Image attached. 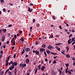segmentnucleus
I'll use <instances>...</instances> for the list:
<instances>
[{"mask_svg": "<svg viewBox=\"0 0 75 75\" xmlns=\"http://www.w3.org/2000/svg\"><path fill=\"white\" fill-rule=\"evenodd\" d=\"M50 37L51 38H53V37L54 36H53V35H50Z\"/></svg>", "mask_w": 75, "mask_h": 75, "instance_id": "obj_49", "label": "nucleus"}, {"mask_svg": "<svg viewBox=\"0 0 75 75\" xmlns=\"http://www.w3.org/2000/svg\"><path fill=\"white\" fill-rule=\"evenodd\" d=\"M38 70V69L36 68V70H35V74L37 73V70Z\"/></svg>", "mask_w": 75, "mask_h": 75, "instance_id": "obj_24", "label": "nucleus"}, {"mask_svg": "<svg viewBox=\"0 0 75 75\" xmlns=\"http://www.w3.org/2000/svg\"><path fill=\"white\" fill-rule=\"evenodd\" d=\"M26 65H27L26 64H23V68H24V67H26Z\"/></svg>", "mask_w": 75, "mask_h": 75, "instance_id": "obj_23", "label": "nucleus"}, {"mask_svg": "<svg viewBox=\"0 0 75 75\" xmlns=\"http://www.w3.org/2000/svg\"><path fill=\"white\" fill-rule=\"evenodd\" d=\"M3 54V51L1 50V54Z\"/></svg>", "mask_w": 75, "mask_h": 75, "instance_id": "obj_38", "label": "nucleus"}, {"mask_svg": "<svg viewBox=\"0 0 75 75\" xmlns=\"http://www.w3.org/2000/svg\"><path fill=\"white\" fill-rule=\"evenodd\" d=\"M73 65H74V66H75V62L73 63Z\"/></svg>", "mask_w": 75, "mask_h": 75, "instance_id": "obj_62", "label": "nucleus"}, {"mask_svg": "<svg viewBox=\"0 0 75 75\" xmlns=\"http://www.w3.org/2000/svg\"><path fill=\"white\" fill-rule=\"evenodd\" d=\"M0 1L1 3H4V0H1Z\"/></svg>", "mask_w": 75, "mask_h": 75, "instance_id": "obj_25", "label": "nucleus"}, {"mask_svg": "<svg viewBox=\"0 0 75 75\" xmlns=\"http://www.w3.org/2000/svg\"><path fill=\"white\" fill-rule=\"evenodd\" d=\"M6 11V10H5V8L3 9V11L4 12H5Z\"/></svg>", "mask_w": 75, "mask_h": 75, "instance_id": "obj_37", "label": "nucleus"}, {"mask_svg": "<svg viewBox=\"0 0 75 75\" xmlns=\"http://www.w3.org/2000/svg\"><path fill=\"white\" fill-rule=\"evenodd\" d=\"M42 47H43V48H45V45L43 44L42 46Z\"/></svg>", "mask_w": 75, "mask_h": 75, "instance_id": "obj_21", "label": "nucleus"}, {"mask_svg": "<svg viewBox=\"0 0 75 75\" xmlns=\"http://www.w3.org/2000/svg\"><path fill=\"white\" fill-rule=\"evenodd\" d=\"M72 60H73V61H75V57H73V58H72Z\"/></svg>", "mask_w": 75, "mask_h": 75, "instance_id": "obj_54", "label": "nucleus"}, {"mask_svg": "<svg viewBox=\"0 0 75 75\" xmlns=\"http://www.w3.org/2000/svg\"><path fill=\"white\" fill-rule=\"evenodd\" d=\"M46 51H47V53L48 54H50V51L48 50H47Z\"/></svg>", "mask_w": 75, "mask_h": 75, "instance_id": "obj_19", "label": "nucleus"}, {"mask_svg": "<svg viewBox=\"0 0 75 75\" xmlns=\"http://www.w3.org/2000/svg\"><path fill=\"white\" fill-rule=\"evenodd\" d=\"M4 74V72L3 71H2L1 73V75H3Z\"/></svg>", "mask_w": 75, "mask_h": 75, "instance_id": "obj_26", "label": "nucleus"}, {"mask_svg": "<svg viewBox=\"0 0 75 75\" xmlns=\"http://www.w3.org/2000/svg\"><path fill=\"white\" fill-rule=\"evenodd\" d=\"M71 39H70L68 40V42L69 44H70V42H71Z\"/></svg>", "mask_w": 75, "mask_h": 75, "instance_id": "obj_10", "label": "nucleus"}, {"mask_svg": "<svg viewBox=\"0 0 75 75\" xmlns=\"http://www.w3.org/2000/svg\"><path fill=\"white\" fill-rule=\"evenodd\" d=\"M45 68V67L44 66H43L41 68V70L42 71H44V69Z\"/></svg>", "mask_w": 75, "mask_h": 75, "instance_id": "obj_6", "label": "nucleus"}, {"mask_svg": "<svg viewBox=\"0 0 75 75\" xmlns=\"http://www.w3.org/2000/svg\"><path fill=\"white\" fill-rule=\"evenodd\" d=\"M72 33H74L75 32V30H72Z\"/></svg>", "mask_w": 75, "mask_h": 75, "instance_id": "obj_61", "label": "nucleus"}, {"mask_svg": "<svg viewBox=\"0 0 75 75\" xmlns=\"http://www.w3.org/2000/svg\"><path fill=\"white\" fill-rule=\"evenodd\" d=\"M25 51L26 52H29L30 51V48H27L25 49Z\"/></svg>", "mask_w": 75, "mask_h": 75, "instance_id": "obj_3", "label": "nucleus"}, {"mask_svg": "<svg viewBox=\"0 0 75 75\" xmlns=\"http://www.w3.org/2000/svg\"><path fill=\"white\" fill-rule=\"evenodd\" d=\"M59 75H61V74L62 73V71L61 70H59Z\"/></svg>", "mask_w": 75, "mask_h": 75, "instance_id": "obj_18", "label": "nucleus"}, {"mask_svg": "<svg viewBox=\"0 0 75 75\" xmlns=\"http://www.w3.org/2000/svg\"><path fill=\"white\" fill-rule=\"evenodd\" d=\"M35 44L36 45H38V42H37V41H36L35 42Z\"/></svg>", "mask_w": 75, "mask_h": 75, "instance_id": "obj_39", "label": "nucleus"}, {"mask_svg": "<svg viewBox=\"0 0 75 75\" xmlns=\"http://www.w3.org/2000/svg\"><path fill=\"white\" fill-rule=\"evenodd\" d=\"M5 40V35H3L1 38L2 41H4Z\"/></svg>", "mask_w": 75, "mask_h": 75, "instance_id": "obj_2", "label": "nucleus"}, {"mask_svg": "<svg viewBox=\"0 0 75 75\" xmlns=\"http://www.w3.org/2000/svg\"><path fill=\"white\" fill-rule=\"evenodd\" d=\"M8 65V62L7 63H6V67H7V65Z\"/></svg>", "mask_w": 75, "mask_h": 75, "instance_id": "obj_33", "label": "nucleus"}, {"mask_svg": "<svg viewBox=\"0 0 75 75\" xmlns=\"http://www.w3.org/2000/svg\"><path fill=\"white\" fill-rule=\"evenodd\" d=\"M53 64H56V61H54L53 62Z\"/></svg>", "mask_w": 75, "mask_h": 75, "instance_id": "obj_53", "label": "nucleus"}, {"mask_svg": "<svg viewBox=\"0 0 75 75\" xmlns=\"http://www.w3.org/2000/svg\"><path fill=\"white\" fill-rule=\"evenodd\" d=\"M37 55H39V52L37 50L36 51L35 53Z\"/></svg>", "mask_w": 75, "mask_h": 75, "instance_id": "obj_17", "label": "nucleus"}, {"mask_svg": "<svg viewBox=\"0 0 75 75\" xmlns=\"http://www.w3.org/2000/svg\"><path fill=\"white\" fill-rule=\"evenodd\" d=\"M32 28H33L32 27H31L30 28V32H31V30H32Z\"/></svg>", "mask_w": 75, "mask_h": 75, "instance_id": "obj_40", "label": "nucleus"}, {"mask_svg": "<svg viewBox=\"0 0 75 75\" xmlns=\"http://www.w3.org/2000/svg\"><path fill=\"white\" fill-rule=\"evenodd\" d=\"M36 51L35 50H33V53H35Z\"/></svg>", "mask_w": 75, "mask_h": 75, "instance_id": "obj_58", "label": "nucleus"}, {"mask_svg": "<svg viewBox=\"0 0 75 75\" xmlns=\"http://www.w3.org/2000/svg\"><path fill=\"white\" fill-rule=\"evenodd\" d=\"M23 51L22 52L21 54H23L24 53V52H25V50L23 49Z\"/></svg>", "mask_w": 75, "mask_h": 75, "instance_id": "obj_20", "label": "nucleus"}, {"mask_svg": "<svg viewBox=\"0 0 75 75\" xmlns=\"http://www.w3.org/2000/svg\"><path fill=\"white\" fill-rule=\"evenodd\" d=\"M66 57L67 58H70V55H69L68 54L66 55Z\"/></svg>", "mask_w": 75, "mask_h": 75, "instance_id": "obj_14", "label": "nucleus"}, {"mask_svg": "<svg viewBox=\"0 0 75 75\" xmlns=\"http://www.w3.org/2000/svg\"><path fill=\"white\" fill-rule=\"evenodd\" d=\"M38 68L39 70H40V69H41V64L39 65L38 66Z\"/></svg>", "mask_w": 75, "mask_h": 75, "instance_id": "obj_15", "label": "nucleus"}, {"mask_svg": "<svg viewBox=\"0 0 75 75\" xmlns=\"http://www.w3.org/2000/svg\"><path fill=\"white\" fill-rule=\"evenodd\" d=\"M2 32V30L1 29L0 30V34H1V33Z\"/></svg>", "mask_w": 75, "mask_h": 75, "instance_id": "obj_50", "label": "nucleus"}, {"mask_svg": "<svg viewBox=\"0 0 75 75\" xmlns=\"http://www.w3.org/2000/svg\"><path fill=\"white\" fill-rule=\"evenodd\" d=\"M9 4H10V6H13V4H12L9 3Z\"/></svg>", "mask_w": 75, "mask_h": 75, "instance_id": "obj_47", "label": "nucleus"}, {"mask_svg": "<svg viewBox=\"0 0 75 75\" xmlns=\"http://www.w3.org/2000/svg\"><path fill=\"white\" fill-rule=\"evenodd\" d=\"M59 28L60 29H61V30H62V28L61 27V25H60L59 26Z\"/></svg>", "mask_w": 75, "mask_h": 75, "instance_id": "obj_41", "label": "nucleus"}, {"mask_svg": "<svg viewBox=\"0 0 75 75\" xmlns=\"http://www.w3.org/2000/svg\"><path fill=\"white\" fill-rule=\"evenodd\" d=\"M61 43H57L55 44L56 45H61Z\"/></svg>", "mask_w": 75, "mask_h": 75, "instance_id": "obj_22", "label": "nucleus"}, {"mask_svg": "<svg viewBox=\"0 0 75 75\" xmlns=\"http://www.w3.org/2000/svg\"><path fill=\"white\" fill-rule=\"evenodd\" d=\"M3 31L4 33H6L7 31V30L6 29H4L2 30Z\"/></svg>", "mask_w": 75, "mask_h": 75, "instance_id": "obj_13", "label": "nucleus"}, {"mask_svg": "<svg viewBox=\"0 0 75 75\" xmlns=\"http://www.w3.org/2000/svg\"><path fill=\"white\" fill-rule=\"evenodd\" d=\"M29 62H30V60L28 59H26L25 62L26 64H28V63H29Z\"/></svg>", "mask_w": 75, "mask_h": 75, "instance_id": "obj_5", "label": "nucleus"}, {"mask_svg": "<svg viewBox=\"0 0 75 75\" xmlns=\"http://www.w3.org/2000/svg\"><path fill=\"white\" fill-rule=\"evenodd\" d=\"M30 5H31V6H33V4L32 3H30Z\"/></svg>", "mask_w": 75, "mask_h": 75, "instance_id": "obj_63", "label": "nucleus"}, {"mask_svg": "<svg viewBox=\"0 0 75 75\" xmlns=\"http://www.w3.org/2000/svg\"><path fill=\"white\" fill-rule=\"evenodd\" d=\"M75 43V41H74V42H73V43H72V45H74V43Z\"/></svg>", "mask_w": 75, "mask_h": 75, "instance_id": "obj_64", "label": "nucleus"}, {"mask_svg": "<svg viewBox=\"0 0 75 75\" xmlns=\"http://www.w3.org/2000/svg\"><path fill=\"white\" fill-rule=\"evenodd\" d=\"M66 67H69V64H66Z\"/></svg>", "mask_w": 75, "mask_h": 75, "instance_id": "obj_27", "label": "nucleus"}, {"mask_svg": "<svg viewBox=\"0 0 75 75\" xmlns=\"http://www.w3.org/2000/svg\"><path fill=\"white\" fill-rule=\"evenodd\" d=\"M32 9H30V7H29L28 8V11H30V12H31L32 11Z\"/></svg>", "mask_w": 75, "mask_h": 75, "instance_id": "obj_11", "label": "nucleus"}, {"mask_svg": "<svg viewBox=\"0 0 75 75\" xmlns=\"http://www.w3.org/2000/svg\"><path fill=\"white\" fill-rule=\"evenodd\" d=\"M68 67H67V68L66 69L65 71H68Z\"/></svg>", "mask_w": 75, "mask_h": 75, "instance_id": "obj_55", "label": "nucleus"}, {"mask_svg": "<svg viewBox=\"0 0 75 75\" xmlns=\"http://www.w3.org/2000/svg\"><path fill=\"white\" fill-rule=\"evenodd\" d=\"M45 51V49H40V52H42L43 51Z\"/></svg>", "mask_w": 75, "mask_h": 75, "instance_id": "obj_9", "label": "nucleus"}, {"mask_svg": "<svg viewBox=\"0 0 75 75\" xmlns=\"http://www.w3.org/2000/svg\"><path fill=\"white\" fill-rule=\"evenodd\" d=\"M4 48H6V45H4L3 46Z\"/></svg>", "mask_w": 75, "mask_h": 75, "instance_id": "obj_52", "label": "nucleus"}, {"mask_svg": "<svg viewBox=\"0 0 75 75\" xmlns=\"http://www.w3.org/2000/svg\"><path fill=\"white\" fill-rule=\"evenodd\" d=\"M68 72L69 74L71 75V71H68Z\"/></svg>", "mask_w": 75, "mask_h": 75, "instance_id": "obj_29", "label": "nucleus"}, {"mask_svg": "<svg viewBox=\"0 0 75 75\" xmlns=\"http://www.w3.org/2000/svg\"><path fill=\"white\" fill-rule=\"evenodd\" d=\"M72 36V34H70L69 36V38H70Z\"/></svg>", "mask_w": 75, "mask_h": 75, "instance_id": "obj_31", "label": "nucleus"}, {"mask_svg": "<svg viewBox=\"0 0 75 75\" xmlns=\"http://www.w3.org/2000/svg\"><path fill=\"white\" fill-rule=\"evenodd\" d=\"M16 54H14V56H13L14 59L16 58Z\"/></svg>", "mask_w": 75, "mask_h": 75, "instance_id": "obj_45", "label": "nucleus"}, {"mask_svg": "<svg viewBox=\"0 0 75 75\" xmlns=\"http://www.w3.org/2000/svg\"><path fill=\"white\" fill-rule=\"evenodd\" d=\"M8 27H12V25L11 24H10L8 25Z\"/></svg>", "mask_w": 75, "mask_h": 75, "instance_id": "obj_34", "label": "nucleus"}, {"mask_svg": "<svg viewBox=\"0 0 75 75\" xmlns=\"http://www.w3.org/2000/svg\"><path fill=\"white\" fill-rule=\"evenodd\" d=\"M36 25L37 27H40V24L38 23L36 24Z\"/></svg>", "mask_w": 75, "mask_h": 75, "instance_id": "obj_36", "label": "nucleus"}, {"mask_svg": "<svg viewBox=\"0 0 75 75\" xmlns=\"http://www.w3.org/2000/svg\"><path fill=\"white\" fill-rule=\"evenodd\" d=\"M72 41H74L75 40H74V38H72Z\"/></svg>", "mask_w": 75, "mask_h": 75, "instance_id": "obj_57", "label": "nucleus"}, {"mask_svg": "<svg viewBox=\"0 0 75 75\" xmlns=\"http://www.w3.org/2000/svg\"><path fill=\"white\" fill-rule=\"evenodd\" d=\"M13 45H14H14H15V43L14 42H13Z\"/></svg>", "mask_w": 75, "mask_h": 75, "instance_id": "obj_51", "label": "nucleus"}, {"mask_svg": "<svg viewBox=\"0 0 75 75\" xmlns=\"http://www.w3.org/2000/svg\"><path fill=\"white\" fill-rule=\"evenodd\" d=\"M20 40L22 41H24V39H23V38H21V39H20Z\"/></svg>", "mask_w": 75, "mask_h": 75, "instance_id": "obj_35", "label": "nucleus"}, {"mask_svg": "<svg viewBox=\"0 0 75 75\" xmlns=\"http://www.w3.org/2000/svg\"><path fill=\"white\" fill-rule=\"evenodd\" d=\"M9 59H10V57H8L7 58V59H6V62L7 63V62H8V61H9Z\"/></svg>", "mask_w": 75, "mask_h": 75, "instance_id": "obj_8", "label": "nucleus"}, {"mask_svg": "<svg viewBox=\"0 0 75 75\" xmlns=\"http://www.w3.org/2000/svg\"><path fill=\"white\" fill-rule=\"evenodd\" d=\"M51 54H52V55H57V54L55 53H54L53 52H51Z\"/></svg>", "mask_w": 75, "mask_h": 75, "instance_id": "obj_16", "label": "nucleus"}, {"mask_svg": "<svg viewBox=\"0 0 75 75\" xmlns=\"http://www.w3.org/2000/svg\"><path fill=\"white\" fill-rule=\"evenodd\" d=\"M45 61H48V59L47 58L45 59Z\"/></svg>", "mask_w": 75, "mask_h": 75, "instance_id": "obj_56", "label": "nucleus"}, {"mask_svg": "<svg viewBox=\"0 0 75 75\" xmlns=\"http://www.w3.org/2000/svg\"><path fill=\"white\" fill-rule=\"evenodd\" d=\"M35 21V19H33V23H34Z\"/></svg>", "mask_w": 75, "mask_h": 75, "instance_id": "obj_59", "label": "nucleus"}, {"mask_svg": "<svg viewBox=\"0 0 75 75\" xmlns=\"http://www.w3.org/2000/svg\"><path fill=\"white\" fill-rule=\"evenodd\" d=\"M17 71H14V74H17Z\"/></svg>", "mask_w": 75, "mask_h": 75, "instance_id": "obj_44", "label": "nucleus"}, {"mask_svg": "<svg viewBox=\"0 0 75 75\" xmlns=\"http://www.w3.org/2000/svg\"><path fill=\"white\" fill-rule=\"evenodd\" d=\"M52 18H53V19H54V20H55V17H54V16H52Z\"/></svg>", "mask_w": 75, "mask_h": 75, "instance_id": "obj_43", "label": "nucleus"}, {"mask_svg": "<svg viewBox=\"0 0 75 75\" xmlns=\"http://www.w3.org/2000/svg\"><path fill=\"white\" fill-rule=\"evenodd\" d=\"M61 52H62V54H63V55H65V52H64V51Z\"/></svg>", "mask_w": 75, "mask_h": 75, "instance_id": "obj_30", "label": "nucleus"}, {"mask_svg": "<svg viewBox=\"0 0 75 75\" xmlns=\"http://www.w3.org/2000/svg\"><path fill=\"white\" fill-rule=\"evenodd\" d=\"M62 75H64V73L63 72V71L62 72Z\"/></svg>", "mask_w": 75, "mask_h": 75, "instance_id": "obj_60", "label": "nucleus"}, {"mask_svg": "<svg viewBox=\"0 0 75 75\" xmlns=\"http://www.w3.org/2000/svg\"><path fill=\"white\" fill-rule=\"evenodd\" d=\"M44 54H45V57H47V54H46V52H44Z\"/></svg>", "mask_w": 75, "mask_h": 75, "instance_id": "obj_32", "label": "nucleus"}, {"mask_svg": "<svg viewBox=\"0 0 75 75\" xmlns=\"http://www.w3.org/2000/svg\"><path fill=\"white\" fill-rule=\"evenodd\" d=\"M60 50H61V49H60V48H58V51H60Z\"/></svg>", "mask_w": 75, "mask_h": 75, "instance_id": "obj_46", "label": "nucleus"}, {"mask_svg": "<svg viewBox=\"0 0 75 75\" xmlns=\"http://www.w3.org/2000/svg\"><path fill=\"white\" fill-rule=\"evenodd\" d=\"M20 68H23V64H20Z\"/></svg>", "mask_w": 75, "mask_h": 75, "instance_id": "obj_12", "label": "nucleus"}, {"mask_svg": "<svg viewBox=\"0 0 75 75\" xmlns=\"http://www.w3.org/2000/svg\"><path fill=\"white\" fill-rule=\"evenodd\" d=\"M66 49H67V50H69V47L68 46H67L66 47Z\"/></svg>", "mask_w": 75, "mask_h": 75, "instance_id": "obj_28", "label": "nucleus"}, {"mask_svg": "<svg viewBox=\"0 0 75 75\" xmlns=\"http://www.w3.org/2000/svg\"><path fill=\"white\" fill-rule=\"evenodd\" d=\"M57 57H58L57 56H56V57H53V58H54V59H56V58H57Z\"/></svg>", "mask_w": 75, "mask_h": 75, "instance_id": "obj_48", "label": "nucleus"}, {"mask_svg": "<svg viewBox=\"0 0 75 75\" xmlns=\"http://www.w3.org/2000/svg\"><path fill=\"white\" fill-rule=\"evenodd\" d=\"M11 64L12 65V66L11 67H10L9 68V69L11 70H13V69L14 68V66H16L18 64L17 62H13V61H11L9 63H8V65H11Z\"/></svg>", "mask_w": 75, "mask_h": 75, "instance_id": "obj_1", "label": "nucleus"}, {"mask_svg": "<svg viewBox=\"0 0 75 75\" xmlns=\"http://www.w3.org/2000/svg\"><path fill=\"white\" fill-rule=\"evenodd\" d=\"M3 57L2 55L1 54L0 55V59H1V57Z\"/></svg>", "mask_w": 75, "mask_h": 75, "instance_id": "obj_42", "label": "nucleus"}, {"mask_svg": "<svg viewBox=\"0 0 75 75\" xmlns=\"http://www.w3.org/2000/svg\"><path fill=\"white\" fill-rule=\"evenodd\" d=\"M8 74L9 75H12V72L11 71H8Z\"/></svg>", "mask_w": 75, "mask_h": 75, "instance_id": "obj_7", "label": "nucleus"}, {"mask_svg": "<svg viewBox=\"0 0 75 75\" xmlns=\"http://www.w3.org/2000/svg\"><path fill=\"white\" fill-rule=\"evenodd\" d=\"M47 48L48 49H50V50H51V49H52L54 48V47L52 46H51L49 45L47 47Z\"/></svg>", "mask_w": 75, "mask_h": 75, "instance_id": "obj_4", "label": "nucleus"}]
</instances>
